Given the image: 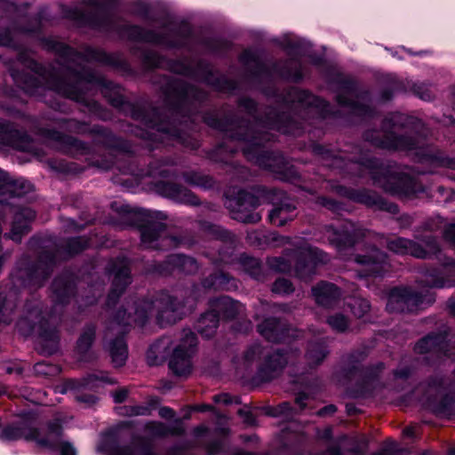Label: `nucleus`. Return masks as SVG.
<instances>
[{
    "mask_svg": "<svg viewBox=\"0 0 455 455\" xmlns=\"http://www.w3.org/2000/svg\"><path fill=\"white\" fill-rule=\"evenodd\" d=\"M151 299L161 327L175 324L186 315L183 301L166 290L157 291Z\"/></svg>",
    "mask_w": 455,
    "mask_h": 455,
    "instance_id": "nucleus-19",
    "label": "nucleus"
},
{
    "mask_svg": "<svg viewBox=\"0 0 455 455\" xmlns=\"http://www.w3.org/2000/svg\"><path fill=\"white\" fill-rule=\"evenodd\" d=\"M329 350L323 340L309 341L307 346L305 357L311 368L319 366L327 357Z\"/></svg>",
    "mask_w": 455,
    "mask_h": 455,
    "instance_id": "nucleus-50",
    "label": "nucleus"
},
{
    "mask_svg": "<svg viewBox=\"0 0 455 455\" xmlns=\"http://www.w3.org/2000/svg\"><path fill=\"white\" fill-rule=\"evenodd\" d=\"M352 256L353 261L360 267L358 275L361 277H383L387 272L388 256L375 244L364 243Z\"/></svg>",
    "mask_w": 455,
    "mask_h": 455,
    "instance_id": "nucleus-17",
    "label": "nucleus"
},
{
    "mask_svg": "<svg viewBox=\"0 0 455 455\" xmlns=\"http://www.w3.org/2000/svg\"><path fill=\"white\" fill-rule=\"evenodd\" d=\"M239 263L244 272L252 279L257 281H263L265 279L263 265L259 259L242 253L239 257Z\"/></svg>",
    "mask_w": 455,
    "mask_h": 455,
    "instance_id": "nucleus-51",
    "label": "nucleus"
},
{
    "mask_svg": "<svg viewBox=\"0 0 455 455\" xmlns=\"http://www.w3.org/2000/svg\"><path fill=\"white\" fill-rule=\"evenodd\" d=\"M199 270L197 260L183 253H172L162 261H154L148 266V274L160 276H169L174 273L195 275Z\"/></svg>",
    "mask_w": 455,
    "mask_h": 455,
    "instance_id": "nucleus-21",
    "label": "nucleus"
},
{
    "mask_svg": "<svg viewBox=\"0 0 455 455\" xmlns=\"http://www.w3.org/2000/svg\"><path fill=\"white\" fill-rule=\"evenodd\" d=\"M339 193L348 200L363 204L367 208L387 212L391 214L399 212V206L395 203L385 199L373 190L340 186Z\"/></svg>",
    "mask_w": 455,
    "mask_h": 455,
    "instance_id": "nucleus-23",
    "label": "nucleus"
},
{
    "mask_svg": "<svg viewBox=\"0 0 455 455\" xmlns=\"http://www.w3.org/2000/svg\"><path fill=\"white\" fill-rule=\"evenodd\" d=\"M289 361V351L284 347H278L267 354L262 363L252 377L257 384L269 383L279 377Z\"/></svg>",
    "mask_w": 455,
    "mask_h": 455,
    "instance_id": "nucleus-24",
    "label": "nucleus"
},
{
    "mask_svg": "<svg viewBox=\"0 0 455 455\" xmlns=\"http://www.w3.org/2000/svg\"><path fill=\"white\" fill-rule=\"evenodd\" d=\"M36 264L43 269V273L50 278L54 267L59 262V249L57 246H43L38 251L36 259Z\"/></svg>",
    "mask_w": 455,
    "mask_h": 455,
    "instance_id": "nucleus-47",
    "label": "nucleus"
},
{
    "mask_svg": "<svg viewBox=\"0 0 455 455\" xmlns=\"http://www.w3.org/2000/svg\"><path fill=\"white\" fill-rule=\"evenodd\" d=\"M220 315L212 308L203 313L195 323V330L205 339L212 338L220 324Z\"/></svg>",
    "mask_w": 455,
    "mask_h": 455,
    "instance_id": "nucleus-43",
    "label": "nucleus"
},
{
    "mask_svg": "<svg viewBox=\"0 0 455 455\" xmlns=\"http://www.w3.org/2000/svg\"><path fill=\"white\" fill-rule=\"evenodd\" d=\"M97 138V142L108 149H115L121 152H128L129 147L126 141L116 135L110 129L100 125H92L91 134Z\"/></svg>",
    "mask_w": 455,
    "mask_h": 455,
    "instance_id": "nucleus-41",
    "label": "nucleus"
},
{
    "mask_svg": "<svg viewBox=\"0 0 455 455\" xmlns=\"http://www.w3.org/2000/svg\"><path fill=\"white\" fill-rule=\"evenodd\" d=\"M17 60L20 62L24 68L29 69L34 74L37 75L41 77H45L47 75L46 67L31 57L30 53L27 49H21L17 54Z\"/></svg>",
    "mask_w": 455,
    "mask_h": 455,
    "instance_id": "nucleus-55",
    "label": "nucleus"
},
{
    "mask_svg": "<svg viewBox=\"0 0 455 455\" xmlns=\"http://www.w3.org/2000/svg\"><path fill=\"white\" fill-rule=\"evenodd\" d=\"M419 122V119L412 116L398 112L391 113L381 122L384 134H379L376 131H367L363 133V138L380 149L415 150V157L422 164L455 170V157L445 156L439 150L434 151L427 147H420L418 136L408 133L407 129Z\"/></svg>",
    "mask_w": 455,
    "mask_h": 455,
    "instance_id": "nucleus-7",
    "label": "nucleus"
},
{
    "mask_svg": "<svg viewBox=\"0 0 455 455\" xmlns=\"http://www.w3.org/2000/svg\"><path fill=\"white\" fill-rule=\"evenodd\" d=\"M201 44L214 54L226 52L231 47L228 40L220 37H205L202 39Z\"/></svg>",
    "mask_w": 455,
    "mask_h": 455,
    "instance_id": "nucleus-61",
    "label": "nucleus"
},
{
    "mask_svg": "<svg viewBox=\"0 0 455 455\" xmlns=\"http://www.w3.org/2000/svg\"><path fill=\"white\" fill-rule=\"evenodd\" d=\"M96 339V326L93 323H86L75 347V351L81 361H87L89 353Z\"/></svg>",
    "mask_w": 455,
    "mask_h": 455,
    "instance_id": "nucleus-42",
    "label": "nucleus"
},
{
    "mask_svg": "<svg viewBox=\"0 0 455 455\" xmlns=\"http://www.w3.org/2000/svg\"><path fill=\"white\" fill-rule=\"evenodd\" d=\"M123 112L147 127V129H141L138 136L143 140L151 142L156 148L164 145L165 140L187 148H198L197 141L182 130L174 119L164 115L156 108L148 109L142 104L129 101Z\"/></svg>",
    "mask_w": 455,
    "mask_h": 455,
    "instance_id": "nucleus-9",
    "label": "nucleus"
},
{
    "mask_svg": "<svg viewBox=\"0 0 455 455\" xmlns=\"http://www.w3.org/2000/svg\"><path fill=\"white\" fill-rule=\"evenodd\" d=\"M17 328L24 337L37 335V350L44 356L55 355L60 349V336L39 306L27 308L24 317L17 322Z\"/></svg>",
    "mask_w": 455,
    "mask_h": 455,
    "instance_id": "nucleus-13",
    "label": "nucleus"
},
{
    "mask_svg": "<svg viewBox=\"0 0 455 455\" xmlns=\"http://www.w3.org/2000/svg\"><path fill=\"white\" fill-rule=\"evenodd\" d=\"M132 446L133 447V455H158L154 451L152 440L147 436L134 435Z\"/></svg>",
    "mask_w": 455,
    "mask_h": 455,
    "instance_id": "nucleus-59",
    "label": "nucleus"
},
{
    "mask_svg": "<svg viewBox=\"0 0 455 455\" xmlns=\"http://www.w3.org/2000/svg\"><path fill=\"white\" fill-rule=\"evenodd\" d=\"M312 294L316 304L324 307H331L340 299L341 290L333 283L321 281L313 286Z\"/></svg>",
    "mask_w": 455,
    "mask_h": 455,
    "instance_id": "nucleus-40",
    "label": "nucleus"
},
{
    "mask_svg": "<svg viewBox=\"0 0 455 455\" xmlns=\"http://www.w3.org/2000/svg\"><path fill=\"white\" fill-rule=\"evenodd\" d=\"M37 134L46 140L57 143L63 150L75 151L82 155L89 152V145L85 141L68 135L55 128L39 127Z\"/></svg>",
    "mask_w": 455,
    "mask_h": 455,
    "instance_id": "nucleus-33",
    "label": "nucleus"
},
{
    "mask_svg": "<svg viewBox=\"0 0 455 455\" xmlns=\"http://www.w3.org/2000/svg\"><path fill=\"white\" fill-rule=\"evenodd\" d=\"M65 73L72 77H55L52 87L57 94L84 107L91 114L101 116L103 106L95 100L88 98L90 86L99 87L108 103L119 111H124L130 100L121 92V87L114 82L98 74L94 69L81 63L76 66L68 63L60 64Z\"/></svg>",
    "mask_w": 455,
    "mask_h": 455,
    "instance_id": "nucleus-6",
    "label": "nucleus"
},
{
    "mask_svg": "<svg viewBox=\"0 0 455 455\" xmlns=\"http://www.w3.org/2000/svg\"><path fill=\"white\" fill-rule=\"evenodd\" d=\"M89 247V239L86 236H72L67 239L62 249L63 251L69 257L73 258Z\"/></svg>",
    "mask_w": 455,
    "mask_h": 455,
    "instance_id": "nucleus-58",
    "label": "nucleus"
},
{
    "mask_svg": "<svg viewBox=\"0 0 455 455\" xmlns=\"http://www.w3.org/2000/svg\"><path fill=\"white\" fill-rule=\"evenodd\" d=\"M202 121L212 130L224 133L233 141L243 144V155L245 158L275 175L284 182L300 180V174L280 153L265 149V145L271 140L268 132L255 129L249 118L235 114L220 116L216 110H205Z\"/></svg>",
    "mask_w": 455,
    "mask_h": 455,
    "instance_id": "nucleus-1",
    "label": "nucleus"
},
{
    "mask_svg": "<svg viewBox=\"0 0 455 455\" xmlns=\"http://www.w3.org/2000/svg\"><path fill=\"white\" fill-rule=\"evenodd\" d=\"M448 333L445 331H430L419 339L413 347L417 355H448Z\"/></svg>",
    "mask_w": 455,
    "mask_h": 455,
    "instance_id": "nucleus-32",
    "label": "nucleus"
},
{
    "mask_svg": "<svg viewBox=\"0 0 455 455\" xmlns=\"http://www.w3.org/2000/svg\"><path fill=\"white\" fill-rule=\"evenodd\" d=\"M43 269L28 255H22L11 273L14 285L22 288H40L49 279Z\"/></svg>",
    "mask_w": 455,
    "mask_h": 455,
    "instance_id": "nucleus-22",
    "label": "nucleus"
},
{
    "mask_svg": "<svg viewBox=\"0 0 455 455\" xmlns=\"http://www.w3.org/2000/svg\"><path fill=\"white\" fill-rule=\"evenodd\" d=\"M55 124L62 130L79 135L91 134L92 126L87 122L76 118L61 117L55 119Z\"/></svg>",
    "mask_w": 455,
    "mask_h": 455,
    "instance_id": "nucleus-54",
    "label": "nucleus"
},
{
    "mask_svg": "<svg viewBox=\"0 0 455 455\" xmlns=\"http://www.w3.org/2000/svg\"><path fill=\"white\" fill-rule=\"evenodd\" d=\"M202 121L212 130L224 133L233 141L243 144V155L245 158L275 175L284 182L300 180V174L280 153L265 149V145L271 140L268 132L255 129L249 118L235 114L220 116L216 110H205Z\"/></svg>",
    "mask_w": 455,
    "mask_h": 455,
    "instance_id": "nucleus-2",
    "label": "nucleus"
},
{
    "mask_svg": "<svg viewBox=\"0 0 455 455\" xmlns=\"http://www.w3.org/2000/svg\"><path fill=\"white\" fill-rule=\"evenodd\" d=\"M173 165L174 160L171 156L153 158L148 164L147 175L154 178L174 179L177 177V172ZM154 189L159 196L175 202L195 206L201 204L199 197L194 192L171 180L155 181Z\"/></svg>",
    "mask_w": 455,
    "mask_h": 455,
    "instance_id": "nucleus-12",
    "label": "nucleus"
},
{
    "mask_svg": "<svg viewBox=\"0 0 455 455\" xmlns=\"http://www.w3.org/2000/svg\"><path fill=\"white\" fill-rule=\"evenodd\" d=\"M238 306V301L229 296H220L211 303V308L217 312L220 320L222 319L227 322L232 321L237 316L239 313Z\"/></svg>",
    "mask_w": 455,
    "mask_h": 455,
    "instance_id": "nucleus-45",
    "label": "nucleus"
},
{
    "mask_svg": "<svg viewBox=\"0 0 455 455\" xmlns=\"http://www.w3.org/2000/svg\"><path fill=\"white\" fill-rule=\"evenodd\" d=\"M36 217V212L29 207L20 208L13 215L10 233L5 235L13 242L19 243L22 237L31 230V224Z\"/></svg>",
    "mask_w": 455,
    "mask_h": 455,
    "instance_id": "nucleus-37",
    "label": "nucleus"
},
{
    "mask_svg": "<svg viewBox=\"0 0 455 455\" xmlns=\"http://www.w3.org/2000/svg\"><path fill=\"white\" fill-rule=\"evenodd\" d=\"M198 339L195 332L188 331L177 345L170 357L169 369L177 377H188L192 372V356L196 351Z\"/></svg>",
    "mask_w": 455,
    "mask_h": 455,
    "instance_id": "nucleus-20",
    "label": "nucleus"
},
{
    "mask_svg": "<svg viewBox=\"0 0 455 455\" xmlns=\"http://www.w3.org/2000/svg\"><path fill=\"white\" fill-rule=\"evenodd\" d=\"M328 82L337 87L334 97L337 105L348 108L351 116L360 119H373L378 116L377 108L370 103L371 91L362 89L355 78L336 71L329 75Z\"/></svg>",
    "mask_w": 455,
    "mask_h": 455,
    "instance_id": "nucleus-10",
    "label": "nucleus"
},
{
    "mask_svg": "<svg viewBox=\"0 0 455 455\" xmlns=\"http://www.w3.org/2000/svg\"><path fill=\"white\" fill-rule=\"evenodd\" d=\"M387 249L399 256H412L416 259H425L429 252L419 243L402 236H396L387 241Z\"/></svg>",
    "mask_w": 455,
    "mask_h": 455,
    "instance_id": "nucleus-39",
    "label": "nucleus"
},
{
    "mask_svg": "<svg viewBox=\"0 0 455 455\" xmlns=\"http://www.w3.org/2000/svg\"><path fill=\"white\" fill-rule=\"evenodd\" d=\"M385 369V363L379 362L362 368L361 378L355 383L352 392L355 397H366L371 395L375 390V384L380 379Z\"/></svg>",
    "mask_w": 455,
    "mask_h": 455,
    "instance_id": "nucleus-34",
    "label": "nucleus"
},
{
    "mask_svg": "<svg viewBox=\"0 0 455 455\" xmlns=\"http://www.w3.org/2000/svg\"><path fill=\"white\" fill-rule=\"evenodd\" d=\"M78 278L73 272L63 270L56 275L49 287V297L54 306L66 307L77 294Z\"/></svg>",
    "mask_w": 455,
    "mask_h": 455,
    "instance_id": "nucleus-25",
    "label": "nucleus"
},
{
    "mask_svg": "<svg viewBox=\"0 0 455 455\" xmlns=\"http://www.w3.org/2000/svg\"><path fill=\"white\" fill-rule=\"evenodd\" d=\"M152 310L154 307L151 299H136L132 305H122L116 311L114 319L118 324L143 327L148 322Z\"/></svg>",
    "mask_w": 455,
    "mask_h": 455,
    "instance_id": "nucleus-27",
    "label": "nucleus"
},
{
    "mask_svg": "<svg viewBox=\"0 0 455 455\" xmlns=\"http://www.w3.org/2000/svg\"><path fill=\"white\" fill-rule=\"evenodd\" d=\"M107 439L104 442V450L108 455H133L132 444L121 445L119 443L117 431L111 429L106 434Z\"/></svg>",
    "mask_w": 455,
    "mask_h": 455,
    "instance_id": "nucleus-53",
    "label": "nucleus"
},
{
    "mask_svg": "<svg viewBox=\"0 0 455 455\" xmlns=\"http://www.w3.org/2000/svg\"><path fill=\"white\" fill-rule=\"evenodd\" d=\"M236 105L246 115L251 116L253 121L259 114V103L250 96H242L237 99Z\"/></svg>",
    "mask_w": 455,
    "mask_h": 455,
    "instance_id": "nucleus-64",
    "label": "nucleus"
},
{
    "mask_svg": "<svg viewBox=\"0 0 455 455\" xmlns=\"http://www.w3.org/2000/svg\"><path fill=\"white\" fill-rule=\"evenodd\" d=\"M116 212L129 227L140 232L143 244H151L157 241L167 228L165 223L158 221L167 219L166 214L160 211L122 204L116 209Z\"/></svg>",
    "mask_w": 455,
    "mask_h": 455,
    "instance_id": "nucleus-14",
    "label": "nucleus"
},
{
    "mask_svg": "<svg viewBox=\"0 0 455 455\" xmlns=\"http://www.w3.org/2000/svg\"><path fill=\"white\" fill-rule=\"evenodd\" d=\"M140 60L147 69L154 70L159 68L166 57L153 50H141Z\"/></svg>",
    "mask_w": 455,
    "mask_h": 455,
    "instance_id": "nucleus-60",
    "label": "nucleus"
},
{
    "mask_svg": "<svg viewBox=\"0 0 455 455\" xmlns=\"http://www.w3.org/2000/svg\"><path fill=\"white\" fill-rule=\"evenodd\" d=\"M279 451L286 455H301L303 450L302 438L295 434L283 437L279 446Z\"/></svg>",
    "mask_w": 455,
    "mask_h": 455,
    "instance_id": "nucleus-57",
    "label": "nucleus"
},
{
    "mask_svg": "<svg viewBox=\"0 0 455 455\" xmlns=\"http://www.w3.org/2000/svg\"><path fill=\"white\" fill-rule=\"evenodd\" d=\"M132 283L131 269L127 266H120L116 267L111 285L121 290L126 291Z\"/></svg>",
    "mask_w": 455,
    "mask_h": 455,
    "instance_id": "nucleus-63",
    "label": "nucleus"
},
{
    "mask_svg": "<svg viewBox=\"0 0 455 455\" xmlns=\"http://www.w3.org/2000/svg\"><path fill=\"white\" fill-rule=\"evenodd\" d=\"M326 254L316 247H302L294 252V271L299 279L311 277L319 264L325 262Z\"/></svg>",
    "mask_w": 455,
    "mask_h": 455,
    "instance_id": "nucleus-29",
    "label": "nucleus"
},
{
    "mask_svg": "<svg viewBox=\"0 0 455 455\" xmlns=\"http://www.w3.org/2000/svg\"><path fill=\"white\" fill-rule=\"evenodd\" d=\"M30 141L29 135L18 130L14 124L0 118V145L24 151Z\"/></svg>",
    "mask_w": 455,
    "mask_h": 455,
    "instance_id": "nucleus-36",
    "label": "nucleus"
},
{
    "mask_svg": "<svg viewBox=\"0 0 455 455\" xmlns=\"http://www.w3.org/2000/svg\"><path fill=\"white\" fill-rule=\"evenodd\" d=\"M250 121L255 129L257 124L286 134H294L302 130V123L298 121L290 111L278 110L275 108H271L264 115L259 113L254 122Z\"/></svg>",
    "mask_w": 455,
    "mask_h": 455,
    "instance_id": "nucleus-26",
    "label": "nucleus"
},
{
    "mask_svg": "<svg viewBox=\"0 0 455 455\" xmlns=\"http://www.w3.org/2000/svg\"><path fill=\"white\" fill-rule=\"evenodd\" d=\"M162 92L168 108L181 116H188L194 103H204L208 98L204 89L173 76L167 77Z\"/></svg>",
    "mask_w": 455,
    "mask_h": 455,
    "instance_id": "nucleus-15",
    "label": "nucleus"
},
{
    "mask_svg": "<svg viewBox=\"0 0 455 455\" xmlns=\"http://www.w3.org/2000/svg\"><path fill=\"white\" fill-rule=\"evenodd\" d=\"M188 77L199 79L213 91L220 93L232 94L239 89L236 80L220 73L213 68L210 61L204 59H198L196 61L195 66H192V71H190Z\"/></svg>",
    "mask_w": 455,
    "mask_h": 455,
    "instance_id": "nucleus-18",
    "label": "nucleus"
},
{
    "mask_svg": "<svg viewBox=\"0 0 455 455\" xmlns=\"http://www.w3.org/2000/svg\"><path fill=\"white\" fill-rule=\"evenodd\" d=\"M238 60L245 67L246 79L255 84L261 92L267 99H275L291 111L296 112L297 107L303 109L314 108L318 114L325 118L331 115V104L324 98L315 95L307 89L297 86H291L281 92L272 83L273 74L277 75L281 79L292 83H300L304 79L301 65L292 68L287 63L280 65L274 62L271 67L267 66L259 55L251 50H243L238 56Z\"/></svg>",
    "mask_w": 455,
    "mask_h": 455,
    "instance_id": "nucleus-3",
    "label": "nucleus"
},
{
    "mask_svg": "<svg viewBox=\"0 0 455 455\" xmlns=\"http://www.w3.org/2000/svg\"><path fill=\"white\" fill-rule=\"evenodd\" d=\"M34 188L33 184L24 178L13 179L0 168V204H12L10 200L21 198Z\"/></svg>",
    "mask_w": 455,
    "mask_h": 455,
    "instance_id": "nucleus-31",
    "label": "nucleus"
},
{
    "mask_svg": "<svg viewBox=\"0 0 455 455\" xmlns=\"http://www.w3.org/2000/svg\"><path fill=\"white\" fill-rule=\"evenodd\" d=\"M324 229L330 244L338 251L350 249L357 243L358 232L351 222L328 224Z\"/></svg>",
    "mask_w": 455,
    "mask_h": 455,
    "instance_id": "nucleus-30",
    "label": "nucleus"
},
{
    "mask_svg": "<svg viewBox=\"0 0 455 455\" xmlns=\"http://www.w3.org/2000/svg\"><path fill=\"white\" fill-rule=\"evenodd\" d=\"M146 429L153 436L164 438L169 435L182 436L186 430L180 419H175L172 426H167L161 421H150L147 424Z\"/></svg>",
    "mask_w": 455,
    "mask_h": 455,
    "instance_id": "nucleus-44",
    "label": "nucleus"
},
{
    "mask_svg": "<svg viewBox=\"0 0 455 455\" xmlns=\"http://www.w3.org/2000/svg\"><path fill=\"white\" fill-rule=\"evenodd\" d=\"M118 0H90L88 4L95 10L85 12L78 7L63 8L67 20L74 21L80 28H90L98 31L115 30L121 39L131 42L150 43L164 45L168 49L180 50L188 46L187 41L194 36V28L187 20H182L171 32L179 39H171L166 34L154 29L145 28L138 24H122L115 27L114 11L118 7Z\"/></svg>",
    "mask_w": 455,
    "mask_h": 455,
    "instance_id": "nucleus-4",
    "label": "nucleus"
},
{
    "mask_svg": "<svg viewBox=\"0 0 455 455\" xmlns=\"http://www.w3.org/2000/svg\"><path fill=\"white\" fill-rule=\"evenodd\" d=\"M111 362L116 368L125 365L128 359V346L123 336H116L109 343Z\"/></svg>",
    "mask_w": 455,
    "mask_h": 455,
    "instance_id": "nucleus-49",
    "label": "nucleus"
},
{
    "mask_svg": "<svg viewBox=\"0 0 455 455\" xmlns=\"http://www.w3.org/2000/svg\"><path fill=\"white\" fill-rule=\"evenodd\" d=\"M290 325L276 316L266 317L257 325V331L261 337L276 344L284 342L290 336Z\"/></svg>",
    "mask_w": 455,
    "mask_h": 455,
    "instance_id": "nucleus-35",
    "label": "nucleus"
},
{
    "mask_svg": "<svg viewBox=\"0 0 455 455\" xmlns=\"http://www.w3.org/2000/svg\"><path fill=\"white\" fill-rule=\"evenodd\" d=\"M21 420L7 424L0 430V441L4 443L25 440L34 442L41 448L53 450L56 444L48 437L41 436L40 429L33 426L35 414L28 411L20 415Z\"/></svg>",
    "mask_w": 455,
    "mask_h": 455,
    "instance_id": "nucleus-16",
    "label": "nucleus"
},
{
    "mask_svg": "<svg viewBox=\"0 0 455 455\" xmlns=\"http://www.w3.org/2000/svg\"><path fill=\"white\" fill-rule=\"evenodd\" d=\"M232 203V219L245 224H256L261 220V215L255 210L263 204H272L267 218L276 227H283L292 221L296 210L294 202L285 191L262 184L240 189Z\"/></svg>",
    "mask_w": 455,
    "mask_h": 455,
    "instance_id": "nucleus-8",
    "label": "nucleus"
},
{
    "mask_svg": "<svg viewBox=\"0 0 455 455\" xmlns=\"http://www.w3.org/2000/svg\"><path fill=\"white\" fill-rule=\"evenodd\" d=\"M199 226L202 231L211 235L215 240L229 242L233 238V234L220 225L214 224L208 220H202Z\"/></svg>",
    "mask_w": 455,
    "mask_h": 455,
    "instance_id": "nucleus-56",
    "label": "nucleus"
},
{
    "mask_svg": "<svg viewBox=\"0 0 455 455\" xmlns=\"http://www.w3.org/2000/svg\"><path fill=\"white\" fill-rule=\"evenodd\" d=\"M360 164L369 171L373 182L391 196L410 199L424 190L418 178L403 172L393 171L376 157L363 158Z\"/></svg>",
    "mask_w": 455,
    "mask_h": 455,
    "instance_id": "nucleus-11",
    "label": "nucleus"
},
{
    "mask_svg": "<svg viewBox=\"0 0 455 455\" xmlns=\"http://www.w3.org/2000/svg\"><path fill=\"white\" fill-rule=\"evenodd\" d=\"M426 297L409 287H395L389 292L387 309L391 313H412L425 302Z\"/></svg>",
    "mask_w": 455,
    "mask_h": 455,
    "instance_id": "nucleus-28",
    "label": "nucleus"
},
{
    "mask_svg": "<svg viewBox=\"0 0 455 455\" xmlns=\"http://www.w3.org/2000/svg\"><path fill=\"white\" fill-rule=\"evenodd\" d=\"M359 355L352 353L347 356V363L341 368L344 379L352 380L355 375L361 372L363 366H360Z\"/></svg>",
    "mask_w": 455,
    "mask_h": 455,
    "instance_id": "nucleus-62",
    "label": "nucleus"
},
{
    "mask_svg": "<svg viewBox=\"0 0 455 455\" xmlns=\"http://www.w3.org/2000/svg\"><path fill=\"white\" fill-rule=\"evenodd\" d=\"M424 403L437 417L455 419V396L451 394H429Z\"/></svg>",
    "mask_w": 455,
    "mask_h": 455,
    "instance_id": "nucleus-38",
    "label": "nucleus"
},
{
    "mask_svg": "<svg viewBox=\"0 0 455 455\" xmlns=\"http://www.w3.org/2000/svg\"><path fill=\"white\" fill-rule=\"evenodd\" d=\"M41 43L44 49L48 52H54L61 60V61L58 62L62 70L60 76H67L68 80H72V77L65 73L60 64L68 63L69 65L76 66L77 60L86 62L94 61L128 75L133 73L129 61L122 58L117 52L110 53L103 49L95 48L91 45H87L84 51L81 52L66 43L55 40L50 36H43ZM8 72L14 84L27 95L44 96L47 90H52L56 92L52 89V84L53 79L60 76H52L51 79L46 82L44 80V77H37L13 66L9 68Z\"/></svg>",
    "mask_w": 455,
    "mask_h": 455,
    "instance_id": "nucleus-5",
    "label": "nucleus"
},
{
    "mask_svg": "<svg viewBox=\"0 0 455 455\" xmlns=\"http://www.w3.org/2000/svg\"><path fill=\"white\" fill-rule=\"evenodd\" d=\"M235 279L228 272L215 270L201 279V285L205 290H229Z\"/></svg>",
    "mask_w": 455,
    "mask_h": 455,
    "instance_id": "nucleus-46",
    "label": "nucleus"
},
{
    "mask_svg": "<svg viewBox=\"0 0 455 455\" xmlns=\"http://www.w3.org/2000/svg\"><path fill=\"white\" fill-rule=\"evenodd\" d=\"M108 382L107 378L100 377L95 373H88L80 379H68L65 387L69 390L79 391L81 389L95 390L100 382Z\"/></svg>",
    "mask_w": 455,
    "mask_h": 455,
    "instance_id": "nucleus-52",
    "label": "nucleus"
},
{
    "mask_svg": "<svg viewBox=\"0 0 455 455\" xmlns=\"http://www.w3.org/2000/svg\"><path fill=\"white\" fill-rule=\"evenodd\" d=\"M181 177L188 185L204 190L212 189L216 185L214 178L210 174L204 173L202 171H184L181 172Z\"/></svg>",
    "mask_w": 455,
    "mask_h": 455,
    "instance_id": "nucleus-48",
    "label": "nucleus"
}]
</instances>
